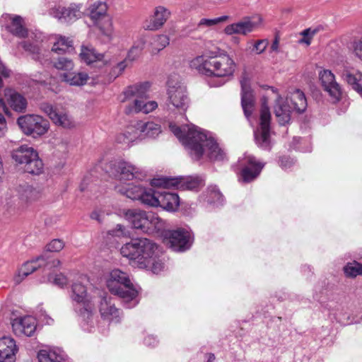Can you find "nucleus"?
<instances>
[{"label":"nucleus","instance_id":"obj_1","mask_svg":"<svg viewBox=\"0 0 362 362\" xmlns=\"http://www.w3.org/2000/svg\"><path fill=\"white\" fill-rule=\"evenodd\" d=\"M169 128L187 148L193 160H199L206 156L211 160L221 161L226 158L225 151L219 146L211 132L192 124L179 127L170 123Z\"/></svg>","mask_w":362,"mask_h":362},{"label":"nucleus","instance_id":"obj_2","mask_svg":"<svg viewBox=\"0 0 362 362\" xmlns=\"http://www.w3.org/2000/svg\"><path fill=\"white\" fill-rule=\"evenodd\" d=\"M120 253L133 267L151 270L153 274H160L165 269L159 247L150 239H132L122 246Z\"/></svg>","mask_w":362,"mask_h":362},{"label":"nucleus","instance_id":"obj_3","mask_svg":"<svg viewBox=\"0 0 362 362\" xmlns=\"http://www.w3.org/2000/svg\"><path fill=\"white\" fill-rule=\"evenodd\" d=\"M191 69L207 77L229 80L234 76L237 64L226 52L214 55H199L189 62Z\"/></svg>","mask_w":362,"mask_h":362},{"label":"nucleus","instance_id":"obj_4","mask_svg":"<svg viewBox=\"0 0 362 362\" xmlns=\"http://www.w3.org/2000/svg\"><path fill=\"white\" fill-rule=\"evenodd\" d=\"M86 281H87L86 277L81 276L72 284L70 298L74 310L83 330L93 332L95 323V301L87 291L86 286L84 285Z\"/></svg>","mask_w":362,"mask_h":362},{"label":"nucleus","instance_id":"obj_5","mask_svg":"<svg viewBox=\"0 0 362 362\" xmlns=\"http://www.w3.org/2000/svg\"><path fill=\"white\" fill-rule=\"evenodd\" d=\"M2 26L12 35L19 38H26L28 40L21 42L19 45L30 54L33 59L39 61L41 57L40 47V34L29 33L25 27L23 18L18 15L4 13L0 18Z\"/></svg>","mask_w":362,"mask_h":362},{"label":"nucleus","instance_id":"obj_6","mask_svg":"<svg viewBox=\"0 0 362 362\" xmlns=\"http://www.w3.org/2000/svg\"><path fill=\"white\" fill-rule=\"evenodd\" d=\"M107 286L111 293L122 298L125 308H132L139 303L138 291L127 273L113 269L107 280Z\"/></svg>","mask_w":362,"mask_h":362},{"label":"nucleus","instance_id":"obj_7","mask_svg":"<svg viewBox=\"0 0 362 362\" xmlns=\"http://www.w3.org/2000/svg\"><path fill=\"white\" fill-rule=\"evenodd\" d=\"M124 216L134 228L140 229L144 233H150L164 227L163 221L152 212L128 209L124 211Z\"/></svg>","mask_w":362,"mask_h":362},{"label":"nucleus","instance_id":"obj_8","mask_svg":"<svg viewBox=\"0 0 362 362\" xmlns=\"http://www.w3.org/2000/svg\"><path fill=\"white\" fill-rule=\"evenodd\" d=\"M13 159L24 165V170L30 174L39 175L42 172L43 163L37 152L31 146L22 145L12 152Z\"/></svg>","mask_w":362,"mask_h":362},{"label":"nucleus","instance_id":"obj_9","mask_svg":"<svg viewBox=\"0 0 362 362\" xmlns=\"http://www.w3.org/2000/svg\"><path fill=\"white\" fill-rule=\"evenodd\" d=\"M259 120V127L254 132L255 143L260 148L269 151L273 141L270 134L271 114L266 100L262 103Z\"/></svg>","mask_w":362,"mask_h":362},{"label":"nucleus","instance_id":"obj_10","mask_svg":"<svg viewBox=\"0 0 362 362\" xmlns=\"http://www.w3.org/2000/svg\"><path fill=\"white\" fill-rule=\"evenodd\" d=\"M151 187L158 188L176 187L182 190L196 189L203 185L202 180L199 177H162L153 178L150 182Z\"/></svg>","mask_w":362,"mask_h":362},{"label":"nucleus","instance_id":"obj_11","mask_svg":"<svg viewBox=\"0 0 362 362\" xmlns=\"http://www.w3.org/2000/svg\"><path fill=\"white\" fill-rule=\"evenodd\" d=\"M17 123L24 134L34 138L47 133L49 127V122L38 115L21 116Z\"/></svg>","mask_w":362,"mask_h":362},{"label":"nucleus","instance_id":"obj_12","mask_svg":"<svg viewBox=\"0 0 362 362\" xmlns=\"http://www.w3.org/2000/svg\"><path fill=\"white\" fill-rule=\"evenodd\" d=\"M109 168L110 173L121 182L141 179L144 176L140 168L123 160L111 161Z\"/></svg>","mask_w":362,"mask_h":362},{"label":"nucleus","instance_id":"obj_13","mask_svg":"<svg viewBox=\"0 0 362 362\" xmlns=\"http://www.w3.org/2000/svg\"><path fill=\"white\" fill-rule=\"evenodd\" d=\"M40 108L58 127L71 129L77 126L74 118L66 110L59 109L48 103H41Z\"/></svg>","mask_w":362,"mask_h":362},{"label":"nucleus","instance_id":"obj_14","mask_svg":"<svg viewBox=\"0 0 362 362\" xmlns=\"http://www.w3.org/2000/svg\"><path fill=\"white\" fill-rule=\"evenodd\" d=\"M61 262L57 259L49 258L47 255H42L36 259L28 261L19 269L18 274L15 276V281L17 284L21 283L24 278L32 274L38 268L45 267L50 269L54 267H58Z\"/></svg>","mask_w":362,"mask_h":362},{"label":"nucleus","instance_id":"obj_15","mask_svg":"<svg viewBox=\"0 0 362 362\" xmlns=\"http://www.w3.org/2000/svg\"><path fill=\"white\" fill-rule=\"evenodd\" d=\"M148 206L160 207L168 211H175L180 205V198L175 193L163 189L152 190Z\"/></svg>","mask_w":362,"mask_h":362},{"label":"nucleus","instance_id":"obj_16","mask_svg":"<svg viewBox=\"0 0 362 362\" xmlns=\"http://www.w3.org/2000/svg\"><path fill=\"white\" fill-rule=\"evenodd\" d=\"M318 76L323 90L328 94L332 102H339L344 91L341 85L336 81L334 74L329 69H321Z\"/></svg>","mask_w":362,"mask_h":362},{"label":"nucleus","instance_id":"obj_17","mask_svg":"<svg viewBox=\"0 0 362 362\" xmlns=\"http://www.w3.org/2000/svg\"><path fill=\"white\" fill-rule=\"evenodd\" d=\"M238 162L242 167L240 178L244 182H250L256 179L264 166V163L257 161L252 155L248 153H245Z\"/></svg>","mask_w":362,"mask_h":362},{"label":"nucleus","instance_id":"obj_18","mask_svg":"<svg viewBox=\"0 0 362 362\" xmlns=\"http://www.w3.org/2000/svg\"><path fill=\"white\" fill-rule=\"evenodd\" d=\"M168 108L171 110L172 105L180 113H184L187 111L189 99L187 96L186 88L180 85L170 86L169 84L168 89Z\"/></svg>","mask_w":362,"mask_h":362},{"label":"nucleus","instance_id":"obj_19","mask_svg":"<svg viewBox=\"0 0 362 362\" xmlns=\"http://www.w3.org/2000/svg\"><path fill=\"white\" fill-rule=\"evenodd\" d=\"M262 18L257 16L247 17L240 21L227 25L224 32L227 35L240 34L246 35L257 29L262 23Z\"/></svg>","mask_w":362,"mask_h":362},{"label":"nucleus","instance_id":"obj_20","mask_svg":"<svg viewBox=\"0 0 362 362\" xmlns=\"http://www.w3.org/2000/svg\"><path fill=\"white\" fill-rule=\"evenodd\" d=\"M115 189L121 194L125 195L131 199L139 200L142 204L147 206L149 204L148 202L150 200L153 190L152 188H146L134 184H128L126 186L117 185Z\"/></svg>","mask_w":362,"mask_h":362},{"label":"nucleus","instance_id":"obj_21","mask_svg":"<svg viewBox=\"0 0 362 362\" xmlns=\"http://www.w3.org/2000/svg\"><path fill=\"white\" fill-rule=\"evenodd\" d=\"M192 243V233L182 228L172 231L168 240L169 247L175 252H184L189 250Z\"/></svg>","mask_w":362,"mask_h":362},{"label":"nucleus","instance_id":"obj_22","mask_svg":"<svg viewBox=\"0 0 362 362\" xmlns=\"http://www.w3.org/2000/svg\"><path fill=\"white\" fill-rule=\"evenodd\" d=\"M171 16V11L163 6H156L153 14L144 22L143 27L146 30L160 29Z\"/></svg>","mask_w":362,"mask_h":362},{"label":"nucleus","instance_id":"obj_23","mask_svg":"<svg viewBox=\"0 0 362 362\" xmlns=\"http://www.w3.org/2000/svg\"><path fill=\"white\" fill-rule=\"evenodd\" d=\"M81 7L80 4H71L68 7L58 6L52 10L51 13L54 18L62 21L71 23L81 18L83 15Z\"/></svg>","mask_w":362,"mask_h":362},{"label":"nucleus","instance_id":"obj_24","mask_svg":"<svg viewBox=\"0 0 362 362\" xmlns=\"http://www.w3.org/2000/svg\"><path fill=\"white\" fill-rule=\"evenodd\" d=\"M37 322L35 317L30 315L13 320L12 322V328L16 335L32 336L36 330Z\"/></svg>","mask_w":362,"mask_h":362},{"label":"nucleus","instance_id":"obj_25","mask_svg":"<svg viewBox=\"0 0 362 362\" xmlns=\"http://www.w3.org/2000/svg\"><path fill=\"white\" fill-rule=\"evenodd\" d=\"M240 84L242 88L241 105L245 117L249 119L255 109V98L247 77L243 76Z\"/></svg>","mask_w":362,"mask_h":362},{"label":"nucleus","instance_id":"obj_26","mask_svg":"<svg viewBox=\"0 0 362 362\" xmlns=\"http://www.w3.org/2000/svg\"><path fill=\"white\" fill-rule=\"evenodd\" d=\"M150 87L151 83L148 82H143L129 86L123 91L120 101L122 103H125L133 98L134 100L146 99L148 98V93L150 90Z\"/></svg>","mask_w":362,"mask_h":362},{"label":"nucleus","instance_id":"obj_27","mask_svg":"<svg viewBox=\"0 0 362 362\" xmlns=\"http://www.w3.org/2000/svg\"><path fill=\"white\" fill-rule=\"evenodd\" d=\"M272 93L276 95L274 105V114L280 125H285L290 121L291 107L286 103L283 98L274 87L269 88Z\"/></svg>","mask_w":362,"mask_h":362},{"label":"nucleus","instance_id":"obj_28","mask_svg":"<svg viewBox=\"0 0 362 362\" xmlns=\"http://www.w3.org/2000/svg\"><path fill=\"white\" fill-rule=\"evenodd\" d=\"M99 311L104 320L115 323L120 321V312L115 307L110 297L104 296L101 298Z\"/></svg>","mask_w":362,"mask_h":362},{"label":"nucleus","instance_id":"obj_29","mask_svg":"<svg viewBox=\"0 0 362 362\" xmlns=\"http://www.w3.org/2000/svg\"><path fill=\"white\" fill-rule=\"evenodd\" d=\"M139 141L146 139H155L161 133L160 124L153 122L137 121L135 122Z\"/></svg>","mask_w":362,"mask_h":362},{"label":"nucleus","instance_id":"obj_30","mask_svg":"<svg viewBox=\"0 0 362 362\" xmlns=\"http://www.w3.org/2000/svg\"><path fill=\"white\" fill-rule=\"evenodd\" d=\"M158 107L157 102L150 100L144 102L143 100L134 99L124 107V112L127 115L142 112L148 114Z\"/></svg>","mask_w":362,"mask_h":362},{"label":"nucleus","instance_id":"obj_31","mask_svg":"<svg viewBox=\"0 0 362 362\" xmlns=\"http://www.w3.org/2000/svg\"><path fill=\"white\" fill-rule=\"evenodd\" d=\"M15 341L8 337L0 339V361L13 362L17 351Z\"/></svg>","mask_w":362,"mask_h":362},{"label":"nucleus","instance_id":"obj_32","mask_svg":"<svg viewBox=\"0 0 362 362\" xmlns=\"http://www.w3.org/2000/svg\"><path fill=\"white\" fill-rule=\"evenodd\" d=\"M79 55L81 59L88 65L94 63L104 65L108 62V60L105 59L104 54L97 52L91 45L81 46Z\"/></svg>","mask_w":362,"mask_h":362},{"label":"nucleus","instance_id":"obj_33","mask_svg":"<svg viewBox=\"0 0 362 362\" xmlns=\"http://www.w3.org/2000/svg\"><path fill=\"white\" fill-rule=\"evenodd\" d=\"M93 21L99 30L100 35L103 36L107 41L112 40L115 30L112 18L110 15L105 16Z\"/></svg>","mask_w":362,"mask_h":362},{"label":"nucleus","instance_id":"obj_34","mask_svg":"<svg viewBox=\"0 0 362 362\" xmlns=\"http://www.w3.org/2000/svg\"><path fill=\"white\" fill-rule=\"evenodd\" d=\"M117 144L129 146L134 142L139 141V136L135 123L127 126L122 132L117 134L115 137Z\"/></svg>","mask_w":362,"mask_h":362},{"label":"nucleus","instance_id":"obj_35","mask_svg":"<svg viewBox=\"0 0 362 362\" xmlns=\"http://www.w3.org/2000/svg\"><path fill=\"white\" fill-rule=\"evenodd\" d=\"M37 358L39 362H63L64 355L59 348H46L38 352Z\"/></svg>","mask_w":362,"mask_h":362},{"label":"nucleus","instance_id":"obj_36","mask_svg":"<svg viewBox=\"0 0 362 362\" xmlns=\"http://www.w3.org/2000/svg\"><path fill=\"white\" fill-rule=\"evenodd\" d=\"M5 96L11 108L18 112H24L27 107V100L21 94L11 89L5 90Z\"/></svg>","mask_w":362,"mask_h":362},{"label":"nucleus","instance_id":"obj_37","mask_svg":"<svg viewBox=\"0 0 362 362\" xmlns=\"http://www.w3.org/2000/svg\"><path fill=\"white\" fill-rule=\"evenodd\" d=\"M62 81L72 86H82L86 84L89 76L86 72H64L61 76Z\"/></svg>","mask_w":362,"mask_h":362},{"label":"nucleus","instance_id":"obj_38","mask_svg":"<svg viewBox=\"0 0 362 362\" xmlns=\"http://www.w3.org/2000/svg\"><path fill=\"white\" fill-rule=\"evenodd\" d=\"M343 78L354 90L362 95V74L361 72L351 73L346 71Z\"/></svg>","mask_w":362,"mask_h":362},{"label":"nucleus","instance_id":"obj_39","mask_svg":"<svg viewBox=\"0 0 362 362\" xmlns=\"http://www.w3.org/2000/svg\"><path fill=\"white\" fill-rule=\"evenodd\" d=\"M293 110L298 112H303L307 107V100L305 94L299 89L294 90L290 96Z\"/></svg>","mask_w":362,"mask_h":362},{"label":"nucleus","instance_id":"obj_40","mask_svg":"<svg viewBox=\"0 0 362 362\" xmlns=\"http://www.w3.org/2000/svg\"><path fill=\"white\" fill-rule=\"evenodd\" d=\"M89 14L92 21L99 19L105 16L108 15L107 4L103 1H96L90 5Z\"/></svg>","mask_w":362,"mask_h":362},{"label":"nucleus","instance_id":"obj_41","mask_svg":"<svg viewBox=\"0 0 362 362\" xmlns=\"http://www.w3.org/2000/svg\"><path fill=\"white\" fill-rule=\"evenodd\" d=\"M205 201L216 206L221 205L223 202V197L216 186H209L204 198Z\"/></svg>","mask_w":362,"mask_h":362},{"label":"nucleus","instance_id":"obj_42","mask_svg":"<svg viewBox=\"0 0 362 362\" xmlns=\"http://www.w3.org/2000/svg\"><path fill=\"white\" fill-rule=\"evenodd\" d=\"M72 49V41L63 36L56 38L52 47V51L58 54L70 52Z\"/></svg>","mask_w":362,"mask_h":362},{"label":"nucleus","instance_id":"obj_43","mask_svg":"<svg viewBox=\"0 0 362 362\" xmlns=\"http://www.w3.org/2000/svg\"><path fill=\"white\" fill-rule=\"evenodd\" d=\"M19 198L25 202H30L39 197V192L30 185L20 186Z\"/></svg>","mask_w":362,"mask_h":362},{"label":"nucleus","instance_id":"obj_44","mask_svg":"<svg viewBox=\"0 0 362 362\" xmlns=\"http://www.w3.org/2000/svg\"><path fill=\"white\" fill-rule=\"evenodd\" d=\"M53 67L59 71L69 72L74 69V64L73 61L66 57H58L52 59Z\"/></svg>","mask_w":362,"mask_h":362},{"label":"nucleus","instance_id":"obj_45","mask_svg":"<svg viewBox=\"0 0 362 362\" xmlns=\"http://www.w3.org/2000/svg\"><path fill=\"white\" fill-rule=\"evenodd\" d=\"M146 42V40L145 37L141 36L139 37L128 52V59H132V61L136 59L144 49Z\"/></svg>","mask_w":362,"mask_h":362},{"label":"nucleus","instance_id":"obj_46","mask_svg":"<svg viewBox=\"0 0 362 362\" xmlns=\"http://www.w3.org/2000/svg\"><path fill=\"white\" fill-rule=\"evenodd\" d=\"M268 45L269 42L266 39L257 40L253 44L252 42H248L246 49L251 53L260 54L265 51Z\"/></svg>","mask_w":362,"mask_h":362},{"label":"nucleus","instance_id":"obj_47","mask_svg":"<svg viewBox=\"0 0 362 362\" xmlns=\"http://www.w3.org/2000/svg\"><path fill=\"white\" fill-rule=\"evenodd\" d=\"M346 276L356 277L358 275H362V264L357 262L348 263L344 268Z\"/></svg>","mask_w":362,"mask_h":362},{"label":"nucleus","instance_id":"obj_48","mask_svg":"<svg viewBox=\"0 0 362 362\" xmlns=\"http://www.w3.org/2000/svg\"><path fill=\"white\" fill-rule=\"evenodd\" d=\"M169 37L165 35H159L153 37L151 46L153 51L159 52L169 45Z\"/></svg>","mask_w":362,"mask_h":362},{"label":"nucleus","instance_id":"obj_49","mask_svg":"<svg viewBox=\"0 0 362 362\" xmlns=\"http://www.w3.org/2000/svg\"><path fill=\"white\" fill-rule=\"evenodd\" d=\"M228 18V16H223L212 18V19L202 18L199 22L197 26H198V28L211 27L213 25H217L220 23L227 21Z\"/></svg>","mask_w":362,"mask_h":362},{"label":"nucleus","instance_id":"obj_50","mask_svg":"<svg viewBox=\"0 0 362 362\" xmlns=\"http://www.w3.org/2000/svg\"><path fill=\"white\" fill-rule=\"evenodd\" d=\"M318 32L317 28H307L301 32L303 37L299 40L300 43L310 45L313 36Z\"/></svg>","mask_w":362,"mask_h":362},{"label":"nucleus","instance_id":"obj_51","mask_svg":"<svg viewBox=\"0 0 362 362\" xmlns=\"http://www.w3.org/2000/svg\"><path fill=\"white\" fill-rule=\"evenodd\" d=\"M48 281L62 288L66 286L68 284V279L66 276L62 274L49 276L48 277Z\"/></svg>","mask_w":362,"mask_h":362},{"label":"nucleus","instance_id":"obj_52","mask_svg":"<svg viewBox=\"0 0 362 362\" xmlns=\"http://www.w3.org/2000/svg\"><path fill=\"white\" fill-rule=\"evenodd\" d=\"M64 247V243L60 239H54L46 245V250L52 252H58Z\"/></svg>","mask_w":362,"mask_h":362},{"label":"nucleus","instance_id":"obj_53","mask_svg":"<svg viewBox=\"0 0 362 362\" xmlns=\"http://www.w3.org/2000/svg\"><path fill=\"white\" fill-rule=\"evenodd\" d=\"M132 59H128V55L122 62L117 64L114 68V71L117 72V75L121 74L127 67H128L132 62Z\"/></svg>","mask_w":362,"mask_h":362},{"label":"nucleus","instance_id":"obj_54","mask_svg":"<svg viewBox=\"0 0 362 362\" xmlns=\"http://www.w3.org/2000/svg\"><path fill=\"white\" fill-rule=\"evenodd\" d=\"M280 166L284 169L287 170L291 168L295 163V160L293 158H291L288 156H282L279 160Z\"/></svg>","mask_w":362,"mask_h":362},{"label":"nucleus","instance_id":"obj_55","mask_svg":"<svg viewBox=\"0 0 362 362\" xmlns=\"http://www.w3.org/2000/svg\"><path fill=\"white\" fill-rule=\"evenodd\" d=\"M354 53L356 57L362 61V36L354 42Z\"/></svg>","mask_w":362,"mask_h":362},{"label":"nucleus","instance_id":"obj_56","mask_svg":"<svg viewBox=\"0 0 362 362\" xmlns=\"http://www.w3.org/2000/svg\"><path fill=\"white\" fill-rule=\"evenodd\" d=\"M144 343L148 346L154 347L158 344V340L154 335L148 334L144 338Z\"/></svg>","mask_w":362,"mask_h":362},{"label":"nucleus","instance_id":"obj_57","mask_svg":"<svg viewBox=\"0 0 362 362\" xmlns=\"http://www.w3.org/2000/svg\"><path fill=\"white\" fill-rule=\"evenodd\" d=\"M6 129V122L4 117L0 113V137L4 136Z\"/></svg>","mask_w":362,"mask_h":362},{"label":"nucleus","instance_id":"obj_58","mask_svg":"<svg viewBox=\"0 0 362 362\" xmlns=\"http://www.w3.org/2000/svg\"><path fill=\"white\" fill-rule=\"evenodd\" d=\"M279 40L278 37H276L271 45V50L272 52H279Z\"/></svg>","mask_w":362,"mask_h":362},{"label":"nucleus","instance_id":"obj_59","mask_svg":"<svg viewBox=\"0 0 362 362\" xmlns=\"http://www.w3.org/2000/svg\"><path fill=\"white\" fill-rule=\"evenodd\" d=\"M0 73L4 77H8L10 74V71L4 66V65L3 64V63L1 61H0Z\"/></svg>","mask_w":362,"mask_h":362},{"label":"nucleus","instance_id":"obj_60","mask_svg":"<svg viewBox=\"0 0 362 362\" xmlns=\"http://www.w3.org/2000/svg\"><path fill=\"white\" fill-rule=\"evenodd\" d=\"M40 319L42 321H44L46 324L48 325L51 324L53 322V320L51 317H49L45 313H42L40 315Z\"/></svg>","mask_w":362,"mask_h":362},{"label":"nucleus","instance_id":"obj_61","mask_svg":"<svg viewBox=\"0 0 362 362\" xmlns=\"http://www.w3.org/2000/svg\"><path fill=\"white\" fill-rule=\"evenodd\" d=\"M5 200H6V205L8 209L11 208L14 204V201L11 199V197L8 194H6V196L5 197Z\"/></svg>","mask_w":362,"mask_h":362},{"label":"nucleus","instance_id":"obj_62","mask_svg":"<svg viewBox=\"0 0 362 362\" xmlns=\"http://www.w3.org/2000/svg\"><path fill=\"white\" fill-rule=\"evenodd\" d=\"M90 218L92 219H94V220H96L99 222L101 221V219H100V214L99 211H93L91 214H90Z\"/></svg>","mask_w":362,"mask_h":362},{"label":"nucleus","instance_id":"obj_63","mask_svg":"<svg viewBox=\"0 0 362 362\" xmlns=\"http://www.w3.org/2000/svg\"><path fill=\"white\" fill-rule=\"evenodd\" d=\"M0 107H2V109L4 110L5 114L6 115H10V112L8 110V108L6 107L4 101V99L3 98H0Z\"/></svg>","mask_w":362,"mask_h":362},{"label":"nucleus","instance_id":"obj_64","mask_svg":"<svg viewBox=\"0 0 362 362\" xmlns=\"http://www.w3.org/2000/svg\"><path fill=\"white\" fill-rule=\"evenodd\" d=\"M294 141H297L298 143L300 141V140H301L300 138H294L293 139Z\"/></svg>","mask_w":362,"mask_h":362}]
</instances>
